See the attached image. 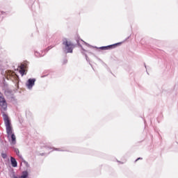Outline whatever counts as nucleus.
<instances>
[{
	"instance_id": "obj_11",
	"label": "nucleus",
	"mask_w": 178,
	"mask_h": 178,
	"mask_svg": "<svg viewBox=\"0 0 178 178\" xmlns=\"http://www.w3.org/2000/svg\"><path fill=\"white\" fill-rule=\"evenodd\" d=\"M1 156L3 159H6V158H8V155L6 154V153H1Z\"/></svg>"
},
{
	"instance_id": "obj_3",
	"label": "nucleus",
	"mask_w": 178,
	"mask_h": 178,
	"mask_svg": "<svg viewBox=\"0 0 178 178\" xmlns=\"http://www.w3.org/2000/svg\"><path fill=\"white\" fill-rule=\"evenodd\" d=\"M0 106H1V112H5V111L8 109V104H6V100H5V98L2 97H0Z\"/></svg>"
},
{
	"instance_id": "obj_14",
	"label": "nucleus",
	"mask_w": 178,
	"mask_h": 178,
	"mask_svg": "<svg viewBox=\"0 0 178 178\" xmlns=\"http://www.w3.org/2000/svg\"><path fill=\"white\" fill-rule=\"evenodd\" d=\"M52 49V47H49L46 49V51L48 52V51H49V49Z\"/></svg>"
},
{
	"instance_id": "obj_8",
	"label": "nucleus",
	"mask_w": 178,
	"mask_h": 178,
	"mask_svg": "<svg viewBox=\"0 0 178 178\" xmlns=\"http://www.w3.org/2000/svg\"><path fill=\"white\" fill-rule=\"evenodd\" d=\"M29 172L27 171H23L20 178H27Z\"/></svg>"
},
{
	"instance_id": "obj_18",
	"label": "nucleus",
	"mask_w": 178,
	"mask_h": 178,
	"mask_svg": "<svg viewBox=\"0 0 178 178\" xmlns=\"http://www.w3.org/2000/svg\"><path fill=\"white\" fill-rule=\"evenodd\" d=\"M64 63H67V60H65Z\"/></svg>"
},
{
	"instance_id": "obj_2",
	"label": "nucleus",
	"mask_w": 178,
	"mask_h": 178,
	"mask_svg": "<svg viewBox=\"0 0 178 178\" xmlns=\"http://www.w3.org/2000/svg\"><path fill=\"white\" fill-rule=\"evenodd\" d=\"M63 51L65 54H73L74 49V44L72 41H69L67 38H64L62 40Z\"/></svg>"
},
{
	"instance_id": "obj_4",
	"label": "nucleus",
	"mask_w": 178,
	"mask_h": 178,
	"mask_svg": "<svg viewBox=\"0 0 178 178\" xmlns=\"http://www.w3.org/2000/svg\"><path fill=\"white\" fill-rule=\"evenodd\" d=\"M120 43H115L113 44L108 45V46H103L99 47V49H102V51H107L108 49H113L115 47L119 45Z\"/></svg>"
},
{
	"instance_id": "obj_20",
	"label": "nucleus",
	"mask_w": 178,
	"mask_h": 178,
	"mask_svg": "<svg viewBox=\"0 0 178 178\" xmlns=\"http://www.w3.org/2000/svg\"><path fill=\"white\" fill-rule=\"evenodd\" d=\"M145 67H147V65H145Z\"/></svg>"
},
{
	"instance_id": "obj_6",
	"label": "nucleus",
	"mask_w": 178,
	"mask_h": 178,
	"mask_svg": "<svg viewBox=\"0 0 178 178\" xmlns=\"http://www.w3.org/2000/svg\"><path fill=\"white\" fill-rule=\"evenodd\" d=\"M10 163L13 168H17V161H16V159H15V157L10 156Z\"/></svg>"
},
{
	"instance_id": "obj_21",
	"label": "nucleus",
	"mask_w": 178,
	"mask_h": 178,
	"mask_svg": "<svg viewBox=\"0 0 178 178\" xmlns=\"http://www.w3.org/2000/svg\"><path fill=\"white\" fill-rule=\"evenodd\" d=\"M41 155H44V153L41 154Z\"/></svg>"
},
{
	"instance_id": "obj_5",
	"label": "nucleus",
	"mask_w": 178,
	"mask_h": 178,
	"mask_svg": "<svg viewBox=\"0 0 178 178\" xmlns=\"http://www.w3.org/2000/svg\"><path fill=\"white\" fill-rule=\"evenodd\" d=\"M34 84H35V79H29L26 83V87L29 90H31L34 87Z\"/></svg>"
},
{
	"instance_id": "obj_19",
	"label": "nucleus",
	"mask_w": 178,
	"mask_h": 178,
	"mask_svg": "<svg viewBox=\"0 0 178 178\" xmlns=\"http://www.w3.org/2000/svg\"><path fill=\"white\" fill-rule=\"evenodd\" d=\"M129 38H130V36H129V37L127 38V40H129Z\"/></svg>"
},
{
	"instance_id": "obj_22",
	"label": "nucleus",
	"mask_w": 178,
	"mask_h": 178,
	"mask_svg": "<svg viewBox=\"0 0 178 178\" xmlns=\"http://www.w3.org/2000/svg\"><path fill=\"white\" fill-rule=\"evenodd\" d=\"M81 54H84V53L82 51Z\"/></svg>"
},
{
	"instance_id": "obj_1",
	"label": "nucleus",
	"mask_w": 178,
	"mask_h": 178,
	"mask_svg": "<svg viewBox=\"0 0 178 178\" xmlns=\"http://www.w3.org/2000/svg\"><path fill=\"white\" fill-rule=\"evenodd\" d=\"M3 118L6 126V130L7 133V138L8 140L11 145V148H13L14 152H15L16 155L19 156L20 159H23V156L20 154V152L19 151V149L14 147L15 145H16V136L13 132L12 131V126L10 125V120H9V117L8 115L5 114V113H3Z\"/></svg>"
},
{
	"instance_id": "obj_9",
	"label": "nucleus",
	"mask_w": 178,
	"mask_h": 178,
	"mask_svg": "<svg viewBox=\"0 0 178 178\" xmlns=\"http://www.w3.org/2000/svg\"><path fill=\"white\" fill-rule=\"evenodd\" d=\"M10 177H12V178H17V177L16 176V175H15V172H13V171H11V172H10Z\"/></svg>"
},
{
	"instance_id": "obj_10",
	"label": "nucleus",
	"mask_w": 178,
	"mask_h": 178,
	"mask_svg": "<svg viewBox=\"0 0 178 178\" xmlns=\"http://www.w3.org/2000/svg\"><path fill=\"white\" fill-rule=\"evenodd\" d=\"M44 55H45V54H40L38 53V52H35V56L37 58H40V57H41V56H44Z\"/></svg>"
},
{
	"instance_id": "obj_17",
	"label": "nucleus",
	"mask_w": 178,
	"mask_h": 178,
	"mask_svg": "<svg viewBox=\"0 0 178 178\" xmlns=\"http://www.w3.org/2000/svg\"><path fill=\"white\" fill-rule=\"evenodd\" d=\"M85 56H86V60L88 62V56H87V54H85Z\"/></svg>"
},
{
	"instance_id": "obj_12",
	"label": "nucleus",
	"mask_w": 178,
	"mask_h": 178,
	"mask_svg": "<svg viewBox=\"0 0 178 178\" xmlns=\"http://www.w3.org/2000/svg\"><path fill=\"white\" fill-rule=\"evenodd\" d=\"M78 45H79V47H81L82 51H86V49H84V48H83V46H81V44H80V43H78Z\"/></svg>"
},
{
	"instance_id": "obj_15",
	"label": "nucleus",
	"mask_w": 178,
	"mask_h": 178,
	"mask_svg": "<svg viewBox=\"0 0 178 178\" xmlns=\"http://www.w3.org/2000/svg\"><path fill=\"white\" fill-rule=\"evenodd\" d=\"M83 42H84V44H86V45H87V47H90V44L84 41H83Z\"/></svg>"
},
{
	"instance_id": "obj_16",
	"label": "nucleus",
	"mask_w": 178,
	"mask_h": 178,
	"mask_svg": "<svg viewBox=\"0 0 178 178\" xmlns=\"http://www.w3.org/2000/svg\"><path fill=\"white\" fill-rule=\"evenodd\" d=\"M140 159H143V158H141V157L138 158V159L135 161V162H137V161H140Z\"/></svg>"
},
{
	"instance_id": "obj_7",
	"label": "nucleus",
	"mask_w": 178,
	"mask_h": 178,
	"mask_svg": "<svg viewBox=\"0 0 178 178\" xmlns=\"http://www.w3.org/2000/svg\"><path fill=\"white\" fill-rule=\"evenodd\" d=\"M25 72H26V70H24V65H22L21 70L19 71L20 74H22V76H24Z\"/></svg>"
},
{
	"instance_id": "obj_13",
	"label": "nucleus",
	"mask_w": 178,
	"mask_h": 178,
	"mask_svg": "<svg viewBox=\"0 0 178 178\" xmlns=\"http://www.w3.org/2000/svg\"><path fill=\"white\" fill-rule=\"evenodd\" d=\"M55 151H65L63 149H60V148H54Z\"/></svg>"
}]
</instances>
